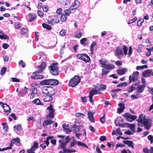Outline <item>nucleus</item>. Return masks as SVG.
Instances as JSON below:
<instances>
[{"label":"nucleus","instance_id":"4be33fe9","mask_svg":"<svg viewBox=\"0 0 153 153\" xmlns=\"http://www.w3.org/2000/svg\"><path fill=\"white\" fill-rule=\"evenodd\" d=\"M145 87V85H140L137 86L136 88L137 93H142L144 91Z\"/></svg>","mask_w":153,"mask_h":153},{"label":"nucleus","instance_id":"ea45409f","mask_svg":"<svg viewBox=\"0 0 153 153\" xmlns=\"http://www.w3.org/2000/svg\"><path fill=\"white\" fill-rule=\"evenodd\" d=\"M129 127L130 128L131 130L133 132H135V124H129Z\"/></svg>","mask_w":153,"mask_h":153},{"label":"nucleus","instance_id":"cd10ccee","mask_svg":"<svg viewBox=\"0 0 153 153\" xmlns=\"http://www.w3.org/2000/svg\"><path fill=\"white\" fill-rule=\"evenodd\" d=\"M36 15L32 13H30L29 14V19L28 20L29 22H31L34 21L36 17Z\"/></svg>","mask_w":153,"mask_h":153},{"label":"nucleus","instance_id":"8fccbe9b","mask_svg":"<svg viewBox=\"0 0 153 153\" xmlns=\"http://www.w3.org/2000/svg\"><path fill=\"white\" fill-rule=\"evenodd\" d=\"M105 114H103V116L101 117L100 119V121L102 123H104L105 121Z\"/></svg>","mask_w":153,"mask_h":153},{"label":"nucleus","instance_id":"69168bd1","mask_svg":"<svg viewBox=\"0 0 153 153\" xmlns=\"http://www.w3.org/2000/svg\"><path fill=\"white\" fill-rule=\"evenodd\" d=\"M143 151L144 153H149V150L146 147L143 148Z\"/></svg>","mask_w":153,"mask_h":153},{"label":"nucleus","instance_id":"6e6d98bb","mask_svg":"<svg viewBox=\"0 0 153 153\" xmlns=\"http://www.w3.org/2000/svg\"><path fill=\"white\" fill-rule=\"evenodd\" d=\"M121 153H132L129 149H123L121 152Z\"/></svg>","mask_w":153,"mask_h":153},{"label":"nucleus","instance_id":"f3484780","mask_svg":"<svg viewBox=\"0 0 153 153\" xmlns=\"http://www.w3.org/2000/svg\"><path fill=\"white\" fill-rule=\"evenodd\" d=\"M58 137L60 138L61 140H63L64 142L67 144L68 143L70 140V138L69 136H67L65 138V137L63 135H59L57 136Z\"/></svg>","mask_w":153,"mask_h":153},{"label":"nucleus","instance_id":"f704fd0d","mask_svg":"<svg viewBox=\"0 0 153 153\" xmlns=\"http://www.w3.org/2000/svg\"><path fill=\"white\" fill-rule=\"evenodd\" d=\"M53 122V121L50 120H47L45 121L43 123V125L44 126H47L50 125Z\"/></svg>","mask_w":153,"mask_h":153},{"label":"nucleus","instance_id":"20e7f679","mask_svg":"<svg viewBox=\"0 0 153 153\" xmlns=\"http://www.w3.org/2000/svg\"><path fill=\"white\" fill-rule=\"evenodd\" d=\"M46 67V64L44 62H42L41 63V65L38 67V71L35 72L36 74L31 76V78L34 79H42L43 78V76L42 75L37 74H39L41 73L44 70H45Z\"/></svg>","mask_w":153,"mask_h":153},{"label":"nucleus","instance_id":"bf43d9fd","mask_svg":"<svg viewBox=\"0 0 153 153\" xmlns=\"http://www.w3.org/2000/svg\"><path fill=\"white\" fill-rule=\"evenodd\" d=\"M116 132L117 134L118 135H122V133L121 132L120 130V128H118L116 130Z\"/></svg>","mask_w":153,"mask_h":153},{"label":"nucleus","instance_id":"e2e57ef3","mask_svg":"<svg viewBox=\"0 0 153 153\" xmlns=\"http://www.w3.org/2000/svg\"><path fill=\"white\" fill-rule=\"evenodd\" d=\"M82 102L84 103L85 104L87 102L86 97H81V98Z\"/></svg>","mask_w":153,"mask_h":153},{"label":"nucleus","instance_id":"9d476101","mask_svg":"<svg viewBox=\"0 0 153 153\" xmlns=\"http://www.w3.org/2000/svg\"><path fill=\"white\" fill-rule=\"evenodd\" d=\"M53 138V136H49L47 138L46 140L44 141L43 143H42L41 142H40V146L43 149H44L47 146H48L49 144V140Z\"/></svg>","mask_w":153,"mask_h":153},{"label":"nucleus","instance_id":"a19ab883","mask_svg":"<svg viewBox=\"0 0 153 153\" xmlns=\"http://www.w3.org/2000/svg\"><path fill=\"white\" fill-rule=\"evenodd\" d=\"M73 5L75 6V8H77L80 5L79 1L78 0H75L74 3L73 4Z\"/></svg>","mask_w":153,"mask_h":153},{"label":"nucleus","instance_id":"7c9ffc66","mask_svg":"<svg viewBox=\"0 0 153 153\" xmlns=\"http://www.w3.org/2000/svg\"><path fill=\"white\" fill-rule=\"evenodd\" d=\"M76 152V150L73 149H64L63 150V153H68L70 152Z\"/></svg>","mask_w":153,"mask_h":153},{"label":"nucleus","instance_id":"473e14b6","mask_svg":"<svg viewBox=\"0 0 153 153\" xmlns=\"http://www.w3.org/2000/svg\"><path fill=\"white\" fill-rule=\"evenodd\" d=\"M38 143L36 141H35L33 143V144L32 146L30 149L32 150L35 151L38 148Z\"/></svg>","mask_w":153,"mask_h":153},{"label":"nucleus","instance_id":"79ce46f5","mask_svg":"<svg viewBox=\"0 0 153 153\" xmlns=\"http://www.w3.org/2000/svg\"><path fill=\"white\" fill-rule=\"evenodd\" d=\"M32 102L33 103L36 104L37 105H42L40 102V100L38 99H36L34 100H33Z\"/></svg>","mask_w":153,"mask_h":153},{"label":"nucleus","instance_id":"412c9836","mask_svg":"<svg viewBox=\"0 0 153 153\" xmlns=\"http://www.w3.org/2000/svg\"><path fill=\"white\" fill-rule=\"evenodd\" d=\"M20 142V139L19 138H14L12 140L10 145V146L8 147H11V149H12V146H13V144L16 143H19Z\"/></svg>","mask_w":153,"mask_h":153},{"label":"nucleus","instance_id":"052dcab7","mask_svg":"<svg viewBox=\"0 0 153 153\" xmlns=\"http://www.w3.org/2000/svg\"><path fill=\"white\" fill-rule=\"evenodd\" d=\"M87 40V39L85 38H83L81 39L80 40L81 44L82 45L84 44L85 42H86Z\"/></svg>","mask_w":153,"mask_h":153},{"label":"nucleus","instance_id":"aec40b11","mask_svg":"<svg viewBox=\"0 0 153 153\" xmlns=\"http://www.w3.org/2000/svg\"><path fill=\"white\" fill-rule=\"evenodd\" d=\"M99 61L101 65V67L105 68L106 65H107V64L108 63V61L105 59H100Z\"/></svg>","mask_w":153,"mask_h":153},{"label":"nucleus","instance_id":"c756f323","mask_svg":"<svg viewBox=\"0 0 153 153\" xmlns=\"http://www.w3.org/2000/svg\"><path fill=\"white\" fill-rule=\"evenodd\" d=\"M125 144H127L129 147H131L132 148H134V145L133 142L129 140L124 141L123 142Z\"/></svg>","mask_w":153,"mask_h":153},{"label":"nucleus","instance_id":"1a4fd4ad","mask_svg":"<svg viewBox=\"0 0 153 153\" xmlns=\"http://www.w3.org/2000/svg\"><path fill=\"white\" fill-rule=\"evenodd\" d=\"M139 74V72L136 71L133 73L132 76L130 75L129 77V83H130L131 82H134L137 81Z\"/></svg>","mask_w":153,"mask_h":153},{"label":"nucleus","instance_id":"393cba45","mask_svg":"<svg viewBox=\"0 0 153 153\" xmlns=\"http://www.w3.org/2000/svg\"><path fill=\"white\" fill-rule=\"evenodd\" d=\"M69 125L66 124H64L62 125L64 131L67 133L71 131L69 128Z\"/></svg>","mask_w":153,"mask_h":153},{"label":"nucleus","instance_id":"c9c22d12","mask_svg":"<svg viewBox=\"0 0 153 153\" xmlns=\"http://www.w3.org/2000/svg\"><path fill=\"white\" fill-rule=\"evenodd\" d=\"M22 26V25L21 23L18 22H16L15 23V27L16 29L18 30Z\"/></svg>","mask_w":153,"mask_h":153},{"label":"nucleus","instance_id":"58836bf2","mask_svg":"<svg viewBox=\"0 0 153 153\" xmlns=\"http://www.w3.org/2000/svg\"><path fill=\"white\" fill-rule=\"evenodd\" d=\"M27 32V28H22L20 30V33L21 34H25Z\"/></svg>","mask_w":153,"mask_h":153},{"label":"nucleus","instance_id":"603ef678","mask_svg":"<svg viewBox=\"0 0 153 153\" xmlns=\"http://www.w3.org/2000/svg\"><path fill=\"white\" fill-rule=\"evenodd\" d=\"M75 115L77 117H83L85 116V115L82 113H77Z\"/></svg>","mask_w":153,"mask_h":153},{"label":"nucleus","instance_id":"4468645a","mask_svg":"<svg viewBox=\"0 0 153 153\" xmlns=\"http://www.w3.org/2000/svg\"><path fill=\"white\" fill-rule=\"evenodd\" d=\"M126 118V120L128 121L131 122L137 118L135 116L132 115L130 114H126L124 115Z\"/></svg>","mask_w":153,"mask_h":153},{"label":"nucleus","instance_id":"6e6552de","mask_svg":"<svg viewBox=\"0 0 153 153\" xmlns=\"http://www.w3.org/2000/svg\"><path fill=\"white\" fill-rule=\"evenodd\" d=\"M76 57L77 59L83 60L85 62H88L90 60L89 57L85 53L78 54L77 55Z\"/></svg>","mask_w":153,"mask_h":153},{"label":"nucleus","instance_id":"7ed1b4c3","mask_svg":"<svg viewBox=\"0 0 153 153\" xmlns=\"http://www.w3.org/2000/svg\"><path fill=\"white\" fill-rule=\"evenodd\" d=\"M128 50V47L126 46H124L123 48L118 47L115 50L114 54L118 58L121 59L124 56V54L126 56L127 55Z\"/></svg>","mask_w":153,"mask_h":153},{"label":"nucleus","instance_id":"ddd939ff","mask_svg":"<svg viewBox=\"0 0 153 153\" xmlns=\"http://www.w3.org/2000/svg\"><path fill=\"white\" fill-rule=\"evenodd\" d=\"M47 109L49 110V114L48 116L50 119H52L54 117V109L53 108L52 106L51 105L49 106L47 108Z\"/></svg>","mask_w":153,"mask_h":153},{"label":"nucleus","instance_id":"c85d7f7f","mask_svg":"<svg viewBox=\"0 0 153 153\" xmlns=\"http://www.w3.org/2000/svg\"><path fill=\"white\" fill-rule=\"evenodd\" d=\"M71 131L75 132H77L79 131V126L75 124L71 126Z\"/></svg>","mask_w":153,"mask_h":153},{"label":"nucleus","instance_id":"680f3d73","mask_svg":"<svg viewBox=\"0 0 153 153\" xmlns=\"http://www.w3.org/2000/svg\"><path fill=\"white\" fill-rule=\"evenodd\" d=\"M2 124L3 126V129L6 131L7 129V123H2Z\"/></svg>","mask_w":153,"mask_h":153},{"label":"nucleus","instance_id":"2eb2a0df","mask_svg":"<svg viewBox=\"0 0 153 153\" xmlns=\"http://www.w3.org/2000/svg\"><path fill=\"white\" fill-rule=\"evenodd\" d=\"M25 89H23L20 91L18 93V96L19 97H24L27 93L28 88L25 87Z\"/></svg>","mask_w":153,"mask_h":153},{"label":"nucleus","instance_id":"423d86ee","mask_svg":"<svg viewBox=\"0 0 153 153\" xmlns=\"http://www.w3.org/2000/svg\"><path fill=\"white\" fill-rule=\"evenodd\" d=\"M40 83L42 85H56L58 84L59 82L56 79H47L41 81Z\"/></svg>","mask_w":153,"mask_h":153},{"label":"nucleus","instance_id":"72a5a7b5","mask_svg":"<svg viewBox=\"0 0 153 153\" xmlns=\"http://www.w3.org/2000/svg\"><path fill=\"white\" fill-rule=\"evenodd\" d=\"M38 143L36 141H35L33 143V144L32 146L30 149L32 150L35 151L38 148Z\"/></svg>","mask_w":153,"mask_h":153},{"label":"nucleus","instance_id":"49530a36","mask_svg":"<svg viewBox=\"0 0 153 153\" xmlns=\"http://www.w3.org/2000/svg\"><path fill=\"white\" fill-rule=\"evenodd\" d=\"M135 89V87L132 85L129 87L128 88V91L129 92H131Z\"/></svg>","mask_w":153,"mask_h":153},{"label":"nucleus","instance_id":"dca6fc26","mask_svg":"<svg viewBox=\"0 0 153 153\" xmlns=\"http://www.w3.org/2000/svg\"><path fill=\"white\" fill-rule=\"evenodd\" d=\"M43 100L44 102H47L52 100V97L51 95H45L42 96Z\"/></svg>","mask_w":153,"mask_h":153},{"label":"nucleus","instance_id":"864d4df0","mask_svg":"<svg viewBox=\"0 0 153 153\" xmlns=\"http://www.w3.org/2000/svg\"><path fill=\"white\" fill-rule=\"evenodd\" d=\"M14 128L15 129L19 130L21 128V126L20 124H18L15 126Z\"/></svg>","mask_w":153,"mask_h":153},{"label":"nucleus","instance_id":"13d9d810","mask_svg":"<svg viewBox=\"0 0 153 153\" xmlns=\"http://www.w3.org/2000/svg\"><path fill=\"white\" fill-rule=\"evenodd\" d=\"M132 53V48L131 46L129 47L128 57H130Z\"/></svg>","mask_w":153,"mask_h":153},{"label":"nucleus","instance_id":"bb28decb","mask_svg":"<svg viewBox=\"0 0 153 153\" xmlns=\"http://www.w3.org/2000/svg\"><path fill=\"white\" fill-rule=\"evenodd\" d=\"M59 2L63 5L66 6L70 4V1L68 0H57Z\"/></svg>","mask_w":153,"mask_h":153},{"label":"nucleus","instance_id":"a878e982","mask_svg":"<svg viewBox=\"0 0 153 153\" xmlns=\"http://www.w3.org/2000/svg\"><path fill=\"white\" fill-rule=\"evenodd\" d=\"M118 105L120 108H118L117 112L120 113L123 111L125 108L124 105L122 103H120Z\"/></svg>","mask_w":153,"mask_h":153},{"label":"nucleus","instance_id":"b1692460","mask_svg":"<svg viewBox=\"0 0 153 153\" xmlns=\"http://www.w3.org/2000/svg\"><path fill=\"white\" fill-rule=\"evenodd\" d=\"M59 143H61L60 145V146L62 149H63V150L64 149H65L67 143L64 142L63 140L60 139L59 140Z\"/></svg>","mask_w":153,"mask_h":153},{"label":"nucleus","instance_id":"c03bdc74","mask_svg":"<svg viewBox=\"0 0 153 153\" xmlns=\"http://www.w3.org/2000/svg\"><path fill=\"white\" fill-rule=\"evenodd\" d=\"M0 38L1 39H9V37L7 35L3 34L2 35H0Z\"/></svg>","mask_w":153,"mask_h":153},{"label":"nucleus","instance_id":"09e8293b","mask_svg":"<svg viewBox=\"0 0 153 153\" xmlns=\"http://www.w3.org/2000/svg\"><path fill=\"white\" fill-rule=\"evenodd\" d=\"M128 84L127 82H123L121 83L118 84L117 85L118 87H121V86H125L127 85Z\"/></svg>","mask_w":153,"mask_h":153},{"label":"nucleus","instance_id":"a18cd8bd","mask_svg":"<svg viewBox=\"0 0 153 153\" xmlns=\"http://www.w3.org/2000/svg\"><path fill=\"white\" fill-rule=\"evenodd\" d=\"M108 70V69H106L105 68H102V75H104L108 74L109 72V71Z\"/></svg>","mask_w":153,"mask_h":153},{"label":"nucleus","instance_id":"0eeeda50","mask_svg":"<svg viewBox=\"0 0 153 153\" xmlns=\"http://www.w3.org/2000/svg\"><path fill=\"white\" fill-rule=\"evenodd\" d=\"M50 70V72L53 75L58 74V68L57 63H53L49 67Z\"/></svg>","mask_w":153,"mask_h":153},{"label":"nucleus","instance_id":"e433bc0d","mask_svg":"<svg viewBox=\"0 0 153 153\" xmlns=\"http://www.w3.org/2000/svg\"><path fill=\"white\" fill-rule=\"evenodd\" d=\"M97 43L95 42H93L91 44L90 47V51L91 54L93 53L94 47L96 45Z\"/></svg>","mask_w":153,"mask_h":153},{"label":"nucleus","instance_id":"0e129e2a","mask_svg":"<svg viewBox=\"0 0 153 153\" xmlns=\"http://www.w3.org/2000/svg\"><path fill=\"white\" fill-rule=\"evenodd\" d=\"M37 92V88L36 87H34L32 90V93L34 94H36Z\"/></svg>","mask_w":153,"mask_h":153},{"label":"nucleus","instance_id":"6ab92c4d","mask_svg":"<svg viewBox=\"0 0 153 153\" xmlns=\"http://www.w3.org/2000/svg\"><path fill=\"white\" fill-rule=\"evenodd\" d=\"M152 73V70H147L143 72L142 75L144 77L149 76L151 75Z\"/></svg>","mask_w":153,"mask_h":153},{"label":"nucleus","instance_id":"39448f33","mask_svg":"<svg viewBox=\"0 0 153 153\" xmlns=\"http://www.w3.org/2000/svg\"><path fill=\"white\" fill-rule=\"evenodd\" d=\"M80 78L78 76H75L71 79L69 82V85L74 87L78 85L80 81Z\"/></svg>","mask_w":153,"mask_h":153},{"label":"nucleus","instance_id":"f03ea898","mask_svg":"<svg viewBox=\"0 0 153 153\" xmlns=\"http://www.w3.org/2000/svg\"><path fill=\"white\" fill-rule=\"evenodd\" d=\"M106 89V86L104 85H99L96 88L93 90L90 91L89 95V97L90 102L93 104L94 101L92 99L93 96L94 95L100 94L101 93V90L104 91Z\"/></svg>","mask_w":153,"mask_h":153},{"label":"nucleus","instance_id":"37998d69","mask_svg":"<svg viewBox=\"0 0 153 153\" xmlns=\"http://www.w3.org/2000/svg\"><path fill=\"white\" fill-rule=\"evenodd\" d=\"M67 17L65 14H62V15L60 18V19L62 21L65 22L67 20Z\"/></svg>","mask_w":153,"mask_h":153},{"label":"nucleus","instance_id":"2f4dec72","mask_svg":"<svg viewBox=\"0 0 153 153\" xmlns=\"http://www.w3.org/2000/svg\"><path fill=\"white\" fill-rule=\"evenodd\" d=\"M115 68V66L114 65L109 64H107V65L105 68L106 69L112 70Z\"/></svg>","mask_w":153,"mask_h":153},{"label":"nucleus","instance_id":"3c124183","mask_svg":"<svg viewBox=\"0 0 153 153\" xmlns=\"http://www.w3.org/2000/svg\"><path fill=\"white\" fill-rule=\"evenodd\" d=\"M64 12L65 15L67 16H69L71 14V12L70 10L69 9H66L64 10Z\"/></svg>","mask_w":153,"mask_h":153},{"label":"nucleus","instance_id":"a211bd4d","mask_svg":"<svg viewBox=\"0 0 153 153\" xmlns=\"http://www.w3.org/2000/svg\"><path fill=\"white\" fill-rule=\"evenodd\" d=\"M128 70L126 68H124L117 70V73L118 74L122 75L125 74L127 71Z\"/></svg>","mask_w":153,"mask_h":153},{"label":"nucleus","instance_id":"5fc2aeb1","mask_svg":"<svg viewBox=\"0 0 153 153\" xmlns=\"http://www.w3.org/2000/svg\"><path fill=\"white\" fill-rule=\"evenodd\" d=\"M66 33V31L64 29H62L59 32V35L62 36H65Z\"/></svg>","mask_w":153,"mask_h":153},{"label":"nucleus","instance_id":"4c0bfd02","mask_svg":"<svg viewBox=\"0 0 153 153\" xmlns=\"http://www.w3.org/2000/svg\"><path fill=\"white\" fill-rule=\"evenodd\" d=\"M42 26L44 28H46L48 30H50L51 29V27L50 25L45 23H43L42 24Z\"/></svg>","mask_w":153,"mask_h":153},{"label":"nucleus","instance_id":"f8f14e48","mask_svg":"<svg viewBox=\"0 0 153 153\" xmlns=\"http://www.w3.org/2000/svg\"><path fill=\"white\" fill-rule=\"evenodd\" d=\"M41 90L43 93H44L47 94V93H49L51 95L52 94H53L54 93H50L52 90H53V89L50 87L48 86H42L41 88Z\"/></svg>","mask_w":153,"mask_h":153},{"label":"nucleus","instance_id":"5701e85b","mask_svg":"<svg viewBox=\"0 0 153 153\" xmlns=\"http://www.w3.org/2000/svg\"><path fill=\"white\" fill-rule=\"evenodd\" d=\"M88 117L89 120L92 123L94 122V120L93 117V115L92 112L88 111Z\"/></svg>","mask_w":153,"mask_h":153},{"label":"nucleus","instance_id":"4d7b16f0","mask_svg":"<svg viewBox=\"0 0 153 153\" xmlns=\"http://www.w3.org/2000/svg\"><path fill=\"white\" fill-rule=\"evenodd\" d=\"M7 68L6 67H3L1 69V74L2 75H3L6 71Z\"/></svg>","mask_w":153,"mask_h":153},{"label":"nucleus","instance_id":"9b49d317","mask_svg":"<svg viewBox=\"0 0 153 153\" xmlns=\"http://www.w3.org/2000/svg\"><path fill=\"white\" fill-rule=\"evenodd\" d=\"M0 104L4 110V114L7 115L11 112V109L9 105L5 103H3L1 102H0Z\"/></svg>","mask_w":153,"mask_h":153},{"label":"nucleus","instance_id":"f257e3e1","mask_svg":"<svg viewBox=\"0 0 153 153\" xmlns=\"http://www.w3.org/2000/svg\"><path fill=\"white\" fill-rule=\"evenodd\" d=\"M137 122V125L138 126L142 127L143 124L147 129H149L151 126V120L146 116L143 115V114L140 115Z\"/></svg>","mask_w":153,"mask_h":153},{"label":"nucleus","instance_id":"774afa93","mask_svg":"<svg viewBox=\"0 0 153 153\" xmlns=\"http://www.w3.org/2000/svg\"><path fill=\"white\" fill-rule=\"evenodd\" d=\"M148 139L150 140L151 143L153 142V136L152 135H149L148 136Z\"/></svg>","mask_w":153,"mask_h":153},{"label":"nucleus","instance_id":"de8ad7c7","mask_svg":"<svg viewBox=\"0 0 153 153\" xmlns=\"http://www.w3.org/2000/svg\"><path fill=\"white\" fill-rule=\"evenodd\" d=\"M144 21V20L143 19H139L137 21V25L139 26H140Z\"/></svg>","mask_w":153,"mask_h":153},{"label":"nucleus","instance_id":"338daca9","mask_svg":"<svg viewBox=\"0 0 153 153\" xmlns=\"http://www.w3.org/2000/svg\"><path fill=\"white\" fill-rule=\"evenodd\" d=\"M43 10L45 12H47L48 10V7L47 5H45L42 7Z\"/></svg>","mask_w":153,"mask_h":153}]
</instances>
